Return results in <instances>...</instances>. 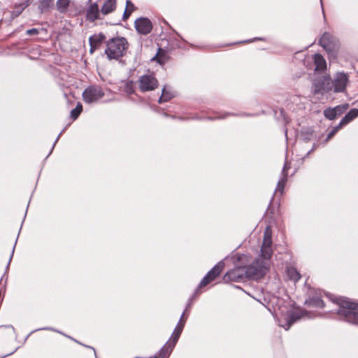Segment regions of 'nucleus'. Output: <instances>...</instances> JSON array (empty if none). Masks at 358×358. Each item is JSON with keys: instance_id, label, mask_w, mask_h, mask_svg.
I'll return each mask as SVG.
<instances>
[{"instance_id": "1", "label": "nucleus", "mask_w": 358, "mask_h": 358, "mask_svg": "<svg viewBox=\"0 0 358 358\" xmlns=\"http://www.w3.org/2000/svg\"><path fill=\"white\" fill-rule=\"evenodd\" d=\"M271 245V230L267 227L264 231L260 256L249 266H243L247 278L259 279L265 275L268 269L269 259L273 253Z\"/></svg>"}, {"instance_id": "24", "label": "nucleus", "mask_w": 358, "mask_h": 358, "mask_svg": "<svg viewBox=\"0 0 358 358\" xmlns=\"http://www.w3.org/2000/svg\"><path fill=\"white\" fill-rule=\"evenodd\" d=\"M52 5V0H41L38 4V9L43 13L46 11Z\"/></svg>"}, {"instance_id": "39", "label": "nucleus", "mask_w": 358, "mask_h": 358, "mask_svg": "<svg viewBox=\"0 0 358 358\" xmlns=\"http://www.w3.org/2000/svg\"><path fill=\"white\" fill-rule=\"evenodd\" d=\"M61 136V133L59 134V136H57V138H56V141L55 142V143L58 141L59 136Z\"/></svg>"}, {"instance_id": "23", "label": "nucleus", "mask_w": 358, "mask_h": 358, "mask_svg": "<svg viewBox=\"0 0 358 358\" xmlns=\"http://www.w3.org/2000/svg\"><path fill=\"white\" fill-rule=\"evenodd\" d=\"M287 275L289 279L294 280V282L298 281L301 278L299 273L294 268H288Z\"/></svg>"}, {"instance_id": "38", "label": "nucleus", "mask_w": 358, "mask_h": 358, "mask_svg": "<svg viewBox=\"0 0 358 358\" xmlns=\"http://www.w3.org/2000/svg\"><path fill=\"white\" fill-rule=\"evenodd\" d=\"M132 9V11L134 10V5L133 4V6L130 4L129 5V10Z\"/></svg>"}, {"instance_id": "5", "label": "nucleus", "mask_w": 358, "mask_h": 358, "mask_svg": "<svg viewBox=\"0 0 358 358\" xmlns=\"http://www.w3.org/2000/svg\"><path fill=\"white\" fill-rule=\"evenodd\" d=\"M303 313L301 310H289L285 315L278 319L279 326L288 330L291 326L301 319Z\"/></svg>"}, {"instance_id": "8", "label": "nucleus", "mask_w": 358, "mask_h": 358, "mask_svg": "<svg viewBox=\"0 0 358 358\" xmlns=\"http://www.w3.org/2000/svg\"><path fill=\"white\" fill-rule=\"evenodd\" d=\"M139 88L142 92L151 91L157 87V80L152 74L143 75L138 79Z\"/></svg>"}, {"instance_id": "7", "label": "nucleus", "mask_w": 358, "mask_h": 358, "mask_svg": "<svg viewBox=\"0 0 358 358\" xmlns=\"http://www.w3.org/2000/svg\"><path fill=\"white\" fill-rule=\"evenodd\" d=\"M331 82L332 90L335 93L343 92L349 82V76L347 73L343 72H338L334 76Z\"/></svg>"}, {"instance_id": "17", "label": "nucleus", "mask_w": 358, "mask_h": 358, "mask_svg": "<svg viewBox=\"0 0 358 358\" xmlns=\"http://www.w3.org/2000/svg\"><path fill=\"white\" fill-rule=\"evenodd\" d=\"M71 2V0H57L55 4L57 10L61 14L66 13Z\"/></svg>"}, {"instance_id": "3", "label": "nucleus", "mask_w": 358, "mask_h": 358, "mask_svg": "<svg viewBox=\"0 0 358 358\" xmlns=\"http://www.w3.org/2000/svg\"><path fill=\"white\" fill-rule=\"evenodd\" d=\"M128 43L124 37L113 38L108 41L105 53L109 59H118L126 52Z\"/></svg>"}, {"instance_id": "40", "label": "nucleus", "mask_w": 358, "mask_h": 358, "mask_svg": "<svg viewBox=\"0 0 358 358\" xmlns=\"http://www.w3.org/2000/svg\"><path fill=\"white\" fill-rule=\"evenodd\" d=\"M43 329L47 330V329H50V328H44ZM51 330H53V329H51Z\"/></svg>"}, {"instance_id": "26", "label": "nucleus", "mask_w": 358, "mask_h": 358, "mask_svg": "<svg viewBox=\"0 0 358 358\" xmlns=\"http://www.w3.org/2000/svg\"><path fill=\"white\" fill-rule=\"evenodd\" d=\"M309 303L313 306L323 308L324 306V301L318 297L312 298L310 299Z\"/></svg>"}, {"instance_id": "25", "label": "nucleus", "mask_w": 358, "mask_h": 358, "mask_svg": "<svg viewBox=\"0 0 358 358\" xmlns=\"http://www.w3.org/2000/svg\"><path fill=\"white\" fill-rule=\"evenodd\" d=\"M83 110V106L80 103H78L76 107L71 111V117L73 120H76Z\"/></svg>"}, {"instance_id": "29", "label": "nucleus", "mask_w": 358, "mask_h": 358, "mask_svg": "<svg viewBox=\"0 0 358 358\" xmlns=\"http://www.w3.org/2000/svg\"><path fill=\"white\" fill-rule=\"evenodd\" d=\"M124 90L128 94H131L134 92V83L131 81L127 82L124 85Z\"/></svg>"}, {"instance_id": "9", "label": "nucleus", "mask_w": 358, "mask_h": 358, "mask_svg": "<svg viewBox=\"0 0 358 358\" xmlns=\"http://www.w3.org/2000/svg\"><path fill=\"white\" fill-rule=\"evenodd\" d=\"M224 267V262H219L212 269H210L208 272L205 277L201 280V281L199 283V288L205 287L211 281H213L217 276L220 275Z\"/></svg>"}, {"instance_id": "33", "label": "nucleus", "mask_w": 358, "mask_h": 358, "mask_svg": "<svg viewBox=\"0 0 358 358\" xmlns=\"http://www.w3.org/2000/svg\"><path fill=\"white\" fill-rule=\"evenodd\" d=\"M27 34L28 35H36L38 34V30L37 29H30L27 30Z\"/></svg>"}, {"instance_id": "21", "label": "nucleus", "mask_w": 358, "mask_h": 358, "mask_svg": "<svg viewBox=\"0 0 358 358\" xmlns=\"http://www.w3.org/2000/svg\"><path fill=\"white\" fill-rule=\"evenodd\" d=\"M105 38L106 37L103 34H94L89 38L90 45V46L98 47Z\"/></svg>"}, {"instance_id": "11", "label": "nucleus", "mask_w": 358, "mask_h": 358, "mask_svg": "<svg viewBox=\"0 0 358 358\" xmlns=\"http://www.w3.org/2000/svg\"><path fill=\"white\" fill-rule=\"evenodd\" d=\"M135 27L138 33L146 35L152 31V24L149 19L141 17L135 21Z\"/></svg>"}, {"instance_id": "13", "label": "nucleus", "mask_w": 358, "mask_h": 358, "mask_svg": "<svg viewBox=\"0 0 358 358\" xmlns=\"http://www.w3.org/2000/svg\"><path fill=\"white\" fill-rule=\"evenodd\" d=\"M289 167V165L286 162L282 170L281 178L277 184L275 190L280 192L281 194L283 193L285 184L287 181V171Z\"/></svg>"}, {"instance_id": "6", "label": "nucleus", "mask_w": 358, "mask_h": 358, "mask_svg": "<svg viewBox=\"0 0 358 358\" xmlns=\"http://www.w3.org/2000/svg\"><path fill=\"white\" fill-rule=\"evenodd\" d=\"M104 95L102 89L97 86H90L83 92V98L85 103H92L96 102Z\"/></svg>"}, {"instance_id": "35", "label": "nucleus", "mask_w": 358, "mask_h": 358, "mask_svg": "<svg viewBox=\"0 0 358 358\" xmlns=\"http://www.w3.org/2000/svg\"><path fill=\"white\" fill-rule=\"evenodd\" d=\"M20 8H18V5L15 6V10L14 11V13H15V15H18V11H20Z\"/></svg>"}, {"instance_id": "12", "label": "nucleus", "mask_w": 358, "mask_h": 358, "mask_svg": "<svg viewBox=\"0 0 358 358\" xmlns=\"http://www.w3.org/2000/svg\"><path fill=\"white\" fill-rule=\"evenodd\" d=\"M101 9L97 3H91L86 10V19L91 22L101 19Z\"/></svg>"}, {"instance_id": "18", "label": "nucleus", "mask_w": 358, "mask_h": 358, "mask_svg": "<svg viewBox=\"0 0 358 358\" xmlns=\"http://www.w3.org/2000/svg\"><path fill=\"white\" fill-rule=\"evenodd\" d=\"M320 43L325 50H330L331 48L332 36L329 33H324L320 38Z\"/></svg>"}, {"instance_id": "2", "label": "nucleus", "mask_w": 358, "mask_h": 358, "mask_svg": "<svg viewBox=\"0 0 358 358\" xmlns=\"http://www.w3.org/2000/svg\"><path fill=\"white\" fill-rule=\"evenodd\" d=\"M339 308L337 314L344 320L352 324H358V303L350 299L339 297L336 300Z\"/></svg>"}, {"instance_id": "31", "label": "nucleus", "mask_w": 358, "mask_h": 358, "mask_svg": "<svg viewBox=\"0 0 358 358\" xmlns=\"http://www.w3.org/2000/svg\"><path fill=\"white\" fill-rule=\"evenodd\" d=\"M343 127V126L341 124V122H339V124L336 127H334L333 129L328 134L327 141L331 139L336 134V133Z\"/></svg>"}, {"instance_id": "14", "label": "nucleus", "mask_w": 358, "mask_h": 358, "mask_svg": "<svg viewBox=\"0 0 358 358\" xmlns=\"http://www.w3.org/2000/svg\"><path fill=\"white\" fill-rule=\"evenodd\" d=\"M176 343H173V341L171 339L161 348L159 350L158 355L156 357L157 358H169L171 352L173 351Z\"/></svg>"}, {"instance_id": "28", "label": "nucleus", "mask_w": 358, "mask_h": 358, "mask_svg": "<svg viewBox=\"0 0 358 358\" xmlns=\"http://www.w3.org/2000/svg\"><path fill=\"white\" fill-rule=\"evenodd\" d=\"M348 108V105L344 104V105L337 106L333 108L335 110L336 115L338 117V116L341 115V114H343L347 110Z\"/></svg>"}, {"instance_id": "15", "label": "nucleus", "mask_w": 358, "mask_h": 358, "mask_svg": "<svg viewBox=\"0 0 358 358\" xmlns=\"http://www.w3.org/2000/svg\"><path fill=\"white\" fill-rule=\"evenodd\" d=\"M183 317H184V313L182 314L180 319L176 327L175 328L172 336L170 338V339L171 341H173V343H177V341L182 331L183 327L185 326V322L183 320Z\"/></svg>"}, {"instance_id": "37", "label": "nucleus", "mask_w": 358, "mask_h": 358, "mask_svg": "<svg viewBox=\"0 0 358 358\" xmlns=\"http://www.w3.org/2000/svg\"><path fill=\"white\" fill-rule=\"evenodd\" d=\"M14 250H15V246L13 248L12 253H11V255H10V259H9V262L11 261V259L13 257Z\"/></svg>"}, {"instance_id": "4", "label": "nucleus", "mask_w": 358, "mask_h": 358, "mask_svg": "<svg viewBox=\"0 0 358 358\" xmlns=\"http://www.w3.org/2000/svg\"><path fill=\"white\" fill-rule=\"evenodd\" d=\"M332 90V82L329 76H322L316 79L313 86L314 94H322L328 93Z\"/></svg>"}, {"instance_id": "10", "label": "nucleus", "mask_w": 358, "mask_h": 358, "mask_svg": "<svg viewBox=\"0 0 358 358\" xmlns=\"http://www.w3.org/2000/svg\"><path fill=\"white\" fill-rule=\"evenodd\" d=\"M246 278L245 271L243 266H238L228 271L223 277L226 282L229 281L238 282Z\"/></svg>"}, {"instance_id": "19", "label": "nucleus", "mask_w": 358, "mask_h": 358, "mask_svg": "<svg viewBox=\"0 0 358 358\" xmlns=\"http://www.w3.org/2000/svg\"><path fill=\"white\" fill-rule=\"evenodd\" d=\"M358 117V109H351L341 120V124L343 126L348 124L352 121L355 118Z\"/></svg>"}, {"instance_id": "20", "label": "nucleus", "mask_w": 358, "mask_h": 358, "mask_svg": "<svg viewBox=\"0 0 358 358\" xmlns=\"http://www.w3.org/2000/svg\"><path fill=\"white\" fill-rule=\"evenodd\" d=\"M314 61L316 71H322L326 68V61L321 55H315Z\"/></svg>"}, {"instance_id": "34", "label": "nucleus", "mask_w": 358, "mask_h": 358, "mask_svg": "<svg viewBox=\"0 0 358 358\" xmlns=\"http://www.w3.org/2000/svg\"><path fill=\"white\" fill-rule=\"evenodd\" d=\"M232 115H233L232 113H226L222 114L221 115L216 116L215 118V119H223V118L227 117V116Z\"/></svg>"}, {"instance_id": "32", "label": "nucleus", "mask_w": 358, "mask_h": 358, "mask_svg": "<svg viewBox=\"0 0 358 358\" xmlns=\"http://www.w3.org/2000/svg\"><path fill=\"white\" fill-rule=\"evenodd\" d=\"M32 0H25L24 1L22 2L21 3H20L18 5V8H20V11H18V14H20L22 10H24L27 7H28L31 3Z\"/></svg>"}, {"instance_id": "27", "label": "nucleus", "mask_w": 358, "mask_h": 358, "mask_svg": "<svg viewBox=\"0 0 358 358\" xmlns=\"http://www.w3.org/2000/svg\"><path fill=\"white\" fill-rule=\"evenodd\" d=\"M324 116L329 120H334L337 115L334 108H327L324 111Z\"/></svg>"}, {"instance_id": "22", "label": "nucleus", "mask_w": 358, "mask_h": 358, "mask_svg": "<svg viewBox=\"0 0 358 358\" xmlns=\"http://www.w3.org/2000/svg\"><path fill=\"white\" fill-rule=\"evenodd\" d=\"M172 97H173V94L171 91L168 90L166 86H164L162 90V96L159 99V103L166 102L169 101Z\"/></svg>"}, {"instance_id": "36", "label": "nucleus", "mask_w": 358, "mask_h": 358, "mask_svg": "<svg viewBox=\"0 0 358 358\" xmlns=\"http://www.w3.org/2000/svg\"><path fill=\"white\" fill-rule=\"evenodd\" d=\"M96 48H97L96 46H90V52L93 53Z\"/></svg>"}, {"instance_id": "16", "label": "nucleus", "mask_w": 358, "mask_h": 358, "mask_svg": "<svg viewBox=\"0 0 358 358\" xmlns=\"http://www.w3.org/2000/svg\"><path fill=\"white\" fill-rule=\"evenodd\" d=\"M116 6V0H106L101 8V15H106L111 13L115 10Z\"/></svg>"}, {"instance_id": "41", "label": "nucleus", "mask_w": 358, "mask_h": 358, "mask_svg": "<svg viewBox=\"0 0 358 358\" xmlns=\"http://www.w3.org/2000/svg\"><path fill=\"white\" fill-rule=\"evenodd\" d=\"M154 358H157V357H154Z\"/></svg>"}, {"instance_id": "30", "label": "nucleus", "mask_w": 358, "mask_h": 358, "mask_svg": "<svg viewBox=\"0 0 358 358\" xmlns=\"http://www.w3.org/2000/svg\"><path fill=\"white\" fill-rule=\"evenodd\" d=\"M130 4L133 6V3L130 1H129V0L127 1L126 9L123 14V18L125 20L127 19L129 17V15H131V13H132V9L129 10Z\"/></svg>"}]
</instances>
